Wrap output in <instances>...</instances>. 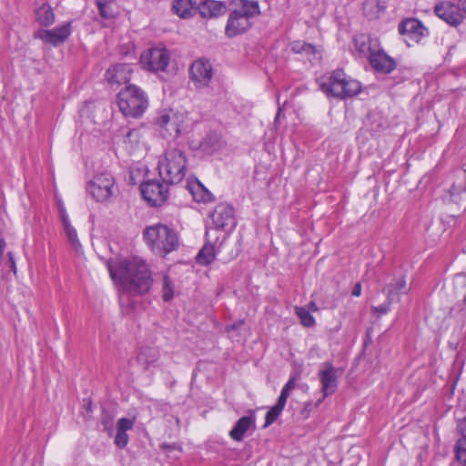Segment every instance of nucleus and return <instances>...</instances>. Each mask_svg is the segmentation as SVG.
<instances>
[{"mask_svg": "<svg viewBox=\"0 0 466 466\" xmlns=\"http://www.w3.org/2000/svg\"><path fill=\"white\" fill-rule=\"evenodd\" d=\"M108 270L112 279L130 295L144 294L152 284L151 272L146 261L138 257L110 261Z\"/></svg>", "mask_w": 466, "mask_h": 466, "instance_id": "nucleus-1", "label": "nucleus"}, {"mask_svg": "<svg viewBox=\"0 0 466 466\" xmlns=\"http://www.w3.org/2000/svg\"><path fill=\"white\" fill-rule=\"evenodd\" d=\"M320 90L327 96L339 99H347L360 94L361 84L348 76L342 69H336L320 79Z\"/></svg>", "mask_w": 466, "mask_h": 466, "instance_id": "nucleus-2", "label": "nucleus"}, {"mask_svg": "<svg viewBox=\"0 0 466 466\" xmlns=\"http://www.w3.org/2000/svg\"><path fill=\"white\" fill-rule=\"evenodd\" d=\"M260 9L258 1L238 0L235 2V8L231 10L225 34L232 38L246 33L251 26V19L259 15Z\"/></svg>", "mask_w": 466, "mask_h": 466, "instance_id": "nucleus-3", "label": "nucleus"}, {"mask_svg": "<svg viewBox=\"0 0 466 466\" xmlns=\"http://www.w3.org/2000/svg\"><path fill=\"white\" fill-rule=\"evenodd\" d=\"M143 238L149 248L161 257L175 250L178 246L177 233L160 223L147 227L143 231Z\"/></svg>", "mask_w": 466, "mask_h": 466, "instance_id": "nucleus-4", "label": "nucleus"}, {"mask_svg": "<svg viewBox=\"0 0 466 466\" xmlns=\"http://www.w3.org/2000/svg\"><path fill=\"white\" fill-rule=\"evenodd\" d=\"M117 105L127 117L138 118L148 107L147 95L136 85H127L117 95Z\"/></svg>", "mask_w": 466, "mask_h": 466, "instance_id": "nucleus-5", "label": "nucleus"}, {"mask_svg": "<svg viewBox=\"0 0 466 466\" xmlns=\"http://www.w3.org/2000/svg\"><path fill=\"white\" fill-rule=\"evenodd\" d=\"M159 176L165 184L181 182L187 172V158L185 153L177 148L166 152L165 158L158 163Z\"/></svg>", "mask_w": 466, "mask_h": 466, "instance_id": "nucleus-6", "label": "nucleus"}, {"mask_svg": "<svg viewBox=\"0 0 466 466\" xmlns=\"http://www.w3.org/2000/svg\"><path fill=\"white\" fill-rule=\"evenodd\" d=\"M87 193L97 202H106L115 194V179L110 173L102 172L86 186Z\"/></svg>", "mask_w": 466, "mask_h": 466, "instance_id": "nucleus-7", "label": "nucleus"}, {"mask_svg": "<svg viewBox=\"0 0 466 466\" xmlns=\"http://www.w3.org/2000/svg\"><path fill=\"white\" fill-rule=\"evenodd\" d=\"M170 61V53L164 46L152 47L144 52L140 56L142 67L151 72H163Z\"/></svg>", "mask_w": 466, "mask_h": 466, "instance_id": "nucleus-8", "label": "nucleus"}, {"mask_svg": "<svg viewBox=\"0 0 466 466\" xmlns=\"http://www.w3.org/2000/svg\"><path fill=\"white\" fill-rule=\"evenodd\" d=\"M167 185L156 179L145 181L140 186L141 194L150 205L160 206L167 198Z\"/></svg>", "mask_w": 466, "mask_h": 466, "instance_id": "nucleus-9", "label": "nucleus"}, {"mask_svg": "<svg viewBox=\"0 0 466 466\" xmlns=\"http://www.w3.org/2000/svg\"><path fill=\"white\" fill-rule=\"evenodd\" d=\"M342 371L336 369L331 362L326 361L322 363L319 371V377L321 384L323 398L333 394L338 388V380Z\"/></svg>", "mask_w": 466, "mask_h": 466, "instance_id": "nucleus-10", "label": "nucleus"}, {"mask_svg": "<svg viewBox=\"0 0 466 466\" xmlns=\"http://www.w3.org/2000/svg\"><path fill=\"white\" fill-rule=\"evenodd\" d=\"M72 33L71 22H66L54 29H41L35 34L39 38L53 46H58L65 43Z\"/></svg>", "mask_w": 466, "mask_h": 466, "instance_id": "nucleus-11", "label": "nucleus"}, {"mask_svg": "<svg viewBox=\"0 0 466 466\" xmlns=\"http://www.w3.org/2000/svg\"><path fill=\"white\" fill-rule=\"evenodd\" d=\"M189 74L195 86L203 88L208 86L213 77V69L208 60L198 59L192 63Z\"/></svg>", "mask_w": 466, "mask_h": 466, "instance_id": "nucleus-12", "label": "nucleus"}, {"mask_svg": "<svg viewBox=\"0 0 466 466\" xmlns=\"http://www.w3.org/2000/svg\"><path fill=\"white\" fill-rule=\"evenodd\" d=\"M368 48L370 50V64L377 72L389 74L395 69V60L388 56L381 48L379 46L377 48L371 46V43H370Z\"/></svg>", "mask_w": 466, "mask_h": 466, "instance_id": "nucleus-13", "label": "nucleus"}, {"mask_svg": "<svg viewBox=\"0 0 466 466\" xmlns=\"http://www.w3.org/2000/svg\"><path fill=\"white\" fill-rule=\"evenodd\" d=\"M435 14L451 25H458L463 20V10L458 5L448 1L437 4L434 7Z\"/></svg>", "mask_w": 466, "mask_h": 466, "instance_id": "nucleus-14", "label": "nucleus"}, {"mask_svg": "<svg viewBox=\"0 0 466 466\" xmlns=\"http://www.w3.org/2000/svg\"><path fill=\"white\" fill-rule=\"evenodd\" d=\"M211 219L217 229H225L227 228L235 227L234 209L228 204L218 205L213 213Z\"/></svg>", "mask_w": 466, "mask_h": 466, "instance_id": "nucleus-15", "label": "nucleus"}, {"mask_svg": "<svg viewBox=\"0 0 466 466\" xmlns=\"http://www.w3.org/2000/svg\"><path fill=\"white\" fill-rule=\"evenodd\" d=\"M132 72L133 69L131 65L117 64L108 68L105 76L109 84L121 85L126 84L130 80Z\"/></svg>", "mask_w": 466, "mask_h": 466, "instance_id": "nucleus-16", "label": "nucleus"}, {"mask_svg": "<svg viewBox=\"0 0 466 466\" xmlns=\"http://www.w3.org/2000/svg\"><path fill=\"white\" fill-rule=\"evenodd\" d=\"M197 11L203 18H216L226 13L227 5L223 1L202 0L197 5Z\"/></svg>", "mask_w": 466, "mask_h": 466, "instance_id": "nucleus-17", "label": "nucleus"}, {"mask_svg": "<svg viewBox=\"0 0 466 466\" xmlns=\"http://www.w3.org/2000/svg\"><path fill=\"white\" fill-rule=\"evenodd\" d=\"M400 35H408L415 41L428 35V30L421 22L416 18H409L402 21L399 25Z\"/></svg>", "mask_w": 466, "mask_h": 466, "instance_id": "nucleus-18", "label": "nucleus"}, {"mask_svg": "<svg viewBox=\"0 0 466 466\" xmlns=\"http://www.w3.org/2000/svg\"><path fill=\"white\" fill-rule=\"evenodd\" d=\"M410 289V287L407 285L405 276L400 274L395 276L390 283H388L383 292L387 295L390 299H395L400 294H407Z\"/></svg>", "mask_w": 466, "mask_h": 466, "instance_id": "nucleus-19", "label": "nucleus"}, {"mask_svg": "<svg viewBox=\"0 0 466 466\" xmlns=\"http://www.w3.org/2000/svg\"><path fill=\"white\" fill-rule=\"evenodd\" d=\"M255 425V418L252 416L241 417L229 431V436L236 441H241L244 439L247 431Z\"/></svg>", "mask_w": 466, "mask_h": 466, "instance_id": "nucleus-20", "label": "nucleus"}, {"mask_svg": "<svg viewBox=\"0 0 466 466\" xmlns=\"http://www.w3.org/2000/svg\"><path fill=\"white\" fill-rule=\"evenodd\" d=\"M172 9L181 18L193 16L197 12V3L193 0H173Z\"/></svg>", "mask_w": 466, "mask_h": 466, "instance_id": "nucleus-21", "label": "nucleus"}, {"mask_svg": "<svg viewBox=\"0 0 466 466\" xmlns=\"http://www.w3.org/2000/svg\"><path fill=\"white\" fill-rule=\"evenodd\" d=\"M159 351L157 348L145 347L142 348L137 355V361L145 368L148 369L154 365L159 359Z\"/></svg>", "mask_w": 466, "mask_h": 466, "instance_id": "nucleus-22", "label": "nucleus"}, {"mask_svg": "<svg viewBox=\"0 0 466 466\" xmlns=\"http://www.w3.org/2000/svg\"><path fill=\"white\" fill-rule=\"evenodd\" d=\"M37 22L43 26H49L55 22V14L52 7L47 4H42L36 10Z\"/></svg>", "mask_w": 466, "mask_h": 466, "instance_id": "nucleus-23", "label": "nucleus"}, {"mask_svg": "<svg viewBox=\"0 0 466 466\" xmlns=\"http://www.w3.org/2000/svg\"><path fill=\"white\" fill-rule=\"evenodd\" d=\"M189 190L198 202L207 203L213 200L212 194L198 181L189 186Z\"/></svg>", "mask_w": 466, "mask_h": 466, "instance_id": "nucleus-24", "label": "nucleus"}, {"mask_svg": "<svg viewBox=\"0 0 466 466\" xmlns=\"http://www.w3.org/2000/svg\"><path fill=\"white\" fill-rule=\"evenodd\" d=\"M215 248L211 244H205L198 251L196 260L199 265L207 266L215 259Z\"/></svg>", "mask_w": 466, "mask_h": 466, "instance_id": "nucleus-25", "label": "nucleus"}, {"mask_svg": "<svg viewBox=\"0 0 466 466\" xmlns=\"http://www.w3.org/2000/svg\"><path fill=\"white\" fill-rule=\"evenodd\" d=\"M285 405H286L285 400L278 399L277 403L272 408H270V410L266 414L265 423L263 426L264 428L268 427L277 420V418L280 415V413L284 410Z\"/></svg>", "mask_w": 466, "mask_h": 466, "instance_id": "nucleus-26", "label": "nucleus"}, {"mask_svg": "<svg viewBox=\"0 0 466 466\" xmlns=\"http://www.w3.org/2000/svg\"><path fill=\"white\" fill-rule=\"evenodd\" d=\"M62 220L68 240L73 248L77 250L81 247V244L77 238L76 230L71 226L69 219L66 215H63Z\"/></svg>", "mask_w": 466, "mask_h": 466, "instance_id": "nucleus-27", "label": "nucleus"}, {"mask_svg": "<svg viewBox=\"0 0 466 466\" xmlns=\"http://www.w3.org/2000/svg\"><path fill=\"white\" fill-rule=\"evenodd\" d=\"M295 312L303 326L309 328V327H312L315 325L314 317L310 314L309 309H307L306 308L296 307Z\"/></svg>", "mask_w": 466, "mask_h": 466, "instance_id": "nucleus-28", "label": "nucleus"}, {"mask_svg": "<svg viewBox=\"0 0 466 466\" xmlns=\"http://www.w3.org/2000/svg\"><path fill=\"white\" fill-rule=\"evenodd\" d=\"M299 378H300V376L299 373H294V374L290 375L289 380L282 388L279 399L285 400L287 402L289 393L291 392V390H293L295 389L296 383L299 380Z\"/></svg>", "mask_w": 466, "mask_h": 466, "instance_id": "nucleus-29", "label": "nucleus"}, {"mask_svg": "<svg viewBox=\"0 0 466 466\" xmlns=\"http://www.w3.org/2000/svg\"><path fill=\"white\" fill-rule=\"evenodd\" d=\"M371 43V46L377 48L379 46L377 39H371L370 37H366L361 35L358 38H355V45L359 51L362 54H366L367 52L370 54L369 46Z\"/></svg>", "mask_w": 466, "mask_h": 466, "instance_id": "nucleus-30", "label": "nucleus"}, {"mask_svg": "<svg viewBox=\"0 0 466 466\" xmlns=\"http://www.w3.org/2000/svg\"><path fill=\"white\" fill-rule=\"evenodd\" d=\"M174 297V285L168 276H164L162 284V298L165 301H169Z\"/></svg>", "mask_w": 466, "mask_h": 466, "instance_id": "nucleus-31", "label": "nucleus"}, {"mask_svg": "<svg viewBox=\"0 0 466 466\" xmlns=\"http://www.w3.org/2000/svg\"><path fill=\"white\" fill-rule=\"evenodd\" d=\"M96 6L99 10L100 15L103 18L108 19L114 16L111 5L107 0H96Z\"/></svg>", "mask_w": 466, "mask_h": 466, "instance_id": "nucleus-32", "label": "nucleus"}, {"mask_svg": "<svg viewBox=\"0 0 466 466\" xmlns=\"http://www.w3.org/2000/svg\"><path fill=\"white\" fill-rule=\"evenodd\" d=\"M455 453L458 461L466 466V440H458Z\"/></svg>", "mask_w": 466, "mask_h": 466, "instance_id": "nucleus-33", "label": "nucleus"}, {"mask_svg": "<svg viewBox=\"0 0 466 466\" xmlns=\"http://www.w3.org/2000/svg\"><path fill=\"white\" fill-rule=\"evenodd\" d=\"M170 122V111L164 109L158 112L154 119V124L160 127H167Z\"/></svg>", "mask_w": 466, "mask_h": 466, "instance_id": "nucleus-34", "label": "nucleus"}, {"mask_svg": "<svg viewBox=\"0 0 466 466\" xmlns=\"http://www.w3.org/2000/svg\"><path fill=\"white\" fill-rule=\"evenodd\" d=\"M394 300L393 299H390L388 297H387V301L381 305H379V306H376V307H372V311L374 313H377L378 317L381 316V315H384L386 313H388L390 309V305L391 303L393 302Z\"/></svg>", "mask_w": 466, "mask_h": 466, "instance_id": "nucleus-35", "label": "nucleus"}, {"mask_svg": "<svg viewBox=\"0 0 466 466\" xmlns=\"http://www.w3.org/2000/svg\"><path fill=\"white\" fill-rule=\"evenodd\" d=\"M128 443V435L124 431H116L115 437V444L120 449L125 448Z\"/></svg>", "mask_w": 466, "mask_h": 466, "instance_id": "nucleus-36", "label": "nucleus"}, {"mask_svg": "<svg viewBox=\"0 0 466 466\" xmlns=\"http://www.w3.org/2000/svg\"><path fill=\"white\" fill-rule=\"evenodd\" d=\"M139 131L137 129H130L126 134L124 142L126 144L134 145L137 144L139 140Z\"/></svg>", "mask_w": 466, "mask_h": 466, "instance_id": "nucleus-37", "label": "nucleus"}, {"mask_svg": "<svg viewBox=\"0 0 466 466\" xmlns=\"http://www.w3.org/2000/svg\"><path fill=\"white\" fill-rule=\"evenodd\" d=\"M133 420L127 418H121L117 421V431L127 432V431L131 430L133 427Z\"/></svg>", "mask_w": 466, "mask_h": 466, "instance_id": "nucleus-38", "label": "nucleus"}, {"mask_svg": "<svg viewBox=\"0 0 466 466\" xmlns=\"http://www.w3.org/2000/svg\"><path fill=\"white\" fill-rule=\"evenodd\" d=\"M305 48H311V44L296 41L291 44V50L296 54H302Z\"/></svg>", "mask_w": 466, "mask_h": 466, "instance_id": "nucleus-39", "label": "nucleus"}, {"mask_svg": "<svg viewBox=\"0 0 466 466\" xmlns=\"http://www.w3.org/2000/svg\"><path fill=\"white\" fill-rule=\"evenodd\" d=\"M101 422L104 425L105 430H110L113 426V417L109 413L104 412Z\"/></svg>", "mask_w": 466, "mask_h": 466, "instance_id": "nucleus-40", "label": "nucleus"}, {"mask_svg": "<svg viewBox=\"0 0 466 466\" xmlns=\"http://www.w3.org/2000/svg\"><path fill=\"white\" fill-rule=\"evenodd\" d=\"M458 430L461 434L460 440H466V417L458 423Z\"/></svg>", "mask_w": 466, "mask_h": 466, "instance_id": "nucleus-41", "label": "nucleus"}, {"mask_svg": "<svg viewBox=\"0 0 466 466\" xmlns=\"http://www.w3.org/2000/svg\"><path fill=\"white\" fill-rule=\"evenodd\" d=\"M361 293V285L360 283H356L353 289H352V295L355 297H359Z\"/></svg>", "mask_w": 466, "mask_h": 466, "instance_id": "nucleus-42", "label": "nucleus"}, {"mask_svg": "<svg viewBox=\"0 0 466 466\" xmlns=\"http://www.w3.org/2000/svg\"><path fill=\"white\" fill-rule=\"evenodd\" d=\"M244 324L243 320L238 321V323H234L226 328L228 331L238 329L240 326Z\"/></svg>", "mask_w": 466, "mask_h": 466, "instance_id": "nucleus-43", "label": "nucleus"}, {"mask_svg": "<svg viewBox=\"0 0 466 466\" xmlns=\"http://www.w3.org/2000/svg\"><path fill=\"white\" fill-rule=\"evenodd\" d=\"M306 309H309V312L310 311H317L319 309L317 304L314 301H310L308 304V308H306Z\"/></svg>", "mask_w": 466, "mask_h": 466, "instance_id": "nucleus-44", "label": "nucleus"}, {"mask_svg": "<svg viewBox=\"0 0 466 466\" xmlns=\"http://www.w3.org/2000/svg\"><path fill=\"white\" fill-rule=\"evenodd\" d=\"M305 54H308V55H312L314 56H316V49H315V46L313 45H311V48H305L304 52Z\"/></svg>", "mask_w": 466, "mask_h": 466, "instance_id": "nucleus-45", "label": "nucleus"}, {"mask_svg": "<svg viewBox=\"0 0 466 466\" xmlns=\"http://www.w3.org/2000/svg\"><path fill=\"white\" fill-rule=\"evenodd\" d=\"M8 255H9V259H10V268L14 272H15L16 267H15V262L14 260V258L12 257L11 253H8Z\"/></svg>", "mask_w": 466, "mask_h": 466, "instance_id": "nucleus-46", "label": "nucleus"}, {"mask_svg": "<svg viewBox=\"0 0 466 466\" xmlns=\"http://www.w3.org/2000/svg\"><path fill=\"white\" fill-rule=\"evenodd\" d=\"M5 243L4 239H0V257L3 255L5 250Z\"/></svg>", "mask_w": 466, "mask_h": 466, "instance_id": "nucleus-47", "label": "nucleus"}, {"mask_svg": "<svg viewBox=\"0 0 466 466\" xmlns=\"http://www.w3.org/2000/svg\"><path fill=\"white\" fill-rule=\"evenodd\" d=\"M461 5L462 6V10L466 13V0H459Z\"/></svg>", "mask_w": 466, "mask_h": 466, "instance_id": "nucleus-48", "label": "nucleus"}, {"mask_svg": "<svg viewBox=\"0 0 466 466\" xmlns=\"http://www.w3.org/2000/svg\"><path fill=\"white\" fill-rule=\"evenodd\" d=\"M450 192L451 195L457 192L456 187L454 185L451 186Z\"/></svg>", "mask_w": 466, "mask_h": 466, "instance_id": "nucleus-49", "label": "nucleus"}, {"mask_svg": "<svg viewBox=\"0 0 466 466\" xmlns=\"http://www.w3.org/2000/svg\"><path fill=\"white\" fill-rule=\"evenodd\" d=\"M87 410H91V402L88 403Z\"/></svg>", "mask_w": 466, "mask_h": 466, "instance_id": "nucleus-50", "label": "nucleus"}]
</instances>
